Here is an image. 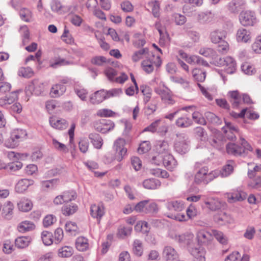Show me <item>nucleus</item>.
Listing matches in <instances>:
<instances>
[{
    "label": "nucleus",
    "mask_w": 261,
    "mask_h": 261,
    "mask_svg": "<svg viewBox=\"0 0 261 261\" xmlns=\"http://www.w3.org/2000/svg\"><path fill=\"white\" fill-rule=\"evenodd\" d=\"M176 126L181 128H187L193 124L192 120L187 116H183L178 118L175 122Z\"/></svg>",
    "instance_id": "nucleus-33"
},
{
    "label": "nucleus",
    "mask_w": 261,
    "mask_h": 261,
    "mask_svg": "<svg viewBox=\"0 0 261 261\" xmlns=\"http://www.w3.org/2000/svg\"><path fill=\"white\" fill-rule=\"evenodd\" d=\"M125 140L119 138L114 143V149L116 151V158L118 161L120 162L126 154L127 149L124 147Z\"/></svg>",
    "instance_id": "nucleus-5"
},
{
    "label": "nucleus",
    "mask_w": 261,
    "mask_h": 261,
    "mask_svg": "<svg viewBox=\"0 0 261 261\" xmlns=\"http://www.w3.org/2000/svg\"><path fill=\"white\" fill-rule=\"evenodd\" d=\"M133 251L136 256H141L142 255L143 245L140 240L136 239L134 241Z\"/></svg>",
    "instance_id": "nucleus-45"
},
{
    "label": "nucleus",
    "mask_w": 261,
    "mask_h": 261,
    "mask_svg": "<svg viewBox=\"0 0 261 261\" xmlns=\"http://www.w3.org/2000/svg\"><path fill=\"white\" fill-rule=\"evenodd\" d=\"M192 119L197 124L200 125H206L205 118L198 112L194 111L192 113Z\"/></svg>",
    "instance_id": "nucleus-51"
},
{
    "label": "nucleus",
    "mask_w": 261,
    "mask_h": 261,
    "mask_svg": "<svg viewBox=\"0 0 261 261\" xmlns=\"http://www.w3.org/2000/svg\"><path fill=\"white\" fill-rule=\"evenodd\" d=\"M248 166L250 167L248 169V176L250 179L255 178L257 174L261 173V164H255L253 163H248Z\"/></svg>",
    "instance_id": "nucleus-23"
},
{
    "label": "nucleus",
    "mask_w": 261,
    "mask_h": 261,
    "mask_svg": "<svg viewBox=\"0 0 261 261\" xmlns=\"http://www.w3.org/2000/svg\"><path fill=\"white\" fill-rule=\"evenodd\" d=\"M143 186L145 189L154 190L160 187L161 182L156 179L149 178L143 181Z\"/></svg>",
    "instance_id": "nucleus-31"
},
{
    "label": "nucleus",
    "mask_w": 261,
    "mask_h": 261,
    "mask_svg": "<svg viewBox=\"0 0 261 261\" xmlns=\"http://www.w3.org/2000/svg\"><path fill=\"white\" fill-rule=\"evenodd\" d=\"M66 86L63 84H56L50 90V95L53 97H58L62 95L66 91Z\"/></svg>",
    "instance_id": "nucleus-22"
},
{
    "label": "nucleus",
    "mask_w": 261,
    "mask_h": 261,
    "mask_svg": "<svg viewBox=\"0 0 261 261\" xmlns=\"http://www.w3.org/2000/svg\"><path fill=\"white\" fill-rule=\"evenodd\" d=\"M155 148L159 154H164L165 155L170 152L169 143L165 140L157 141L155 145Z\"/></svg>",
    "instance_id": "nucleus-15"
},
{
    "label": "nucleus",
    "mask_w": 261,
    "mask_h": 261,
    "mask_svg": "<svg viewBox=\"0 0 261 261\" xmlns=\"http://www.w3.org/2000/svg\"><path fill=\"white\" fill-rule=\"evenodd\" d=\"M194 79L198 81L202 82L204 81L206 77L205 71H203L198 68H195L192 72Z\"/></svg>",
    "instance_id": "nucleus-46"
},
{
    "label": "nucleus",
    "mask_w": 261,
    "mask_h": 261,
    "mask_svg": "<svg viewBox=\"0 0 261 261\" xmlns=\"http://www.w3.org/2000/svg\"><path fill=\"white\" fill-rule=\"evenodd\" d=\"M18 206L20 210L23 212H28L31 210L33 204L31 201L28 199H22L19 203Z\"/></svg>",
    "instance_id": "nucleus-37"
},
{
    "label": "nucleus",
    "mask_w": 261,
    "mask_h": 261,
    "mask_svg": "<svg viewBox=\"0 0 261 261\" xmlns=\"http://www.w3.org/2000/svg\"><path fill=\"white\" fill-rule=\"evenodd\" d=\"M74 253L73 248L69 246H65L58 250V255L60 257H69Z\"/></svg>",
    "instance_id": "nucleus-35"
},
{
    "label": "nucleus",
    "mask_w": 261,
    "mask_h": 261,
    "mask_svg": "<svg viewBox=\"0 0 261 261\" xmlns=\"http://www.w3.org/2000/svg\"><path fill=\"white\" fill-rule=\"evenodd\" d=\"M22 167V164L19 161H15L10 163L4 166L5 169L10 172H15L20 169Z\"/></svg>",
    "instance_id": "nucleus-50"
},
{
    "label": "nucleus",
    "mask_w": 261,
    "mask_h": 261,
    "mask_svg": "<svg viewBox=\"0 0 261 261\" xmlns=\"http://www.w3.org/2000/svg\"><path fill=\"white\" fill-rule=\"evenodd\" d=\"M154 91L161 96V99L165 103L171 105L175 103V101L173 98L172 92L168 88H156Z\"/></svg>",
    "instance_id": "nucleus-6"
},
{
    "label": "nucleus",
    "mask_w": 261,
    "mask_h": 261,
    "mask_svg": "<svg viewBox=\"0 0 261 261\" xmlns=\"http://www.w3.org/2000/svg\"><path fill=\"white\" fill-rule=\"evenodd\" d=\"M190 140L185 134H177V139L174 143V149L180 154H185L189 150Z\"/></svg>",
    "instance_id": "nucleus-3"
},
{
    "label": "nucleus",
    "mask_w": 261,
    "mask_h": 261,
    "mask_svg": "<svg viewBox=\"0 0 261 261\" xmlns=\"http://www.w3.org/2000/svg\"><path fill=\"white\" fill-rule=\"evenodd\" d=\"M230 98V101L231 102L233 108H237L241 103V96L240 95L239 92L236 91H230L228 93Z\"/></svg>",
    "instance_id": "nucleus-29"
},
{
    "label": "nucleus",
    "mask_w": 261,
    "mask_h": 261,
    "mask_svg": "<svg viewBox=\"0 0 261 261\" xmlns=\"http://www.w3.org/2000/svg\"><path fill=\"white\" fill-rule=\"evenodd\" d=\"M140 90L144 96L143 99L144 102L147 103L150 99L151 89L149 86L142 85L140 86Z\"/></svg>",
    "instance_id": "nucleus-52"
},
{
    "label": "nucleus",
    "mask_w": 261,
    "mask_h": 261,
    "mask_svg": "<svg viewBox=\"0 0 261 261\" xmlns=\"http://www.w3.org/2000/svg\"><path fill=\"white\" fill-rule=\"evenodd\" d=\"M226 33L224 31H215L211 34V38L212 42L217 43L223 40L225 37Z\"/></svg>",
    "instance_id": "nucleus-39"
},
{
    "label": "nucleus",
    "mask_w": 261,
    "mask_h": 261,
    "mask_svg": "<svg viewBox=\"0 0 261 261\" xmlns=\"http://www.w3.org/2000/svg\"><path fill=\"white\" fill-rule=\"evenodd\" d=\"M14 205L10 201H7L3 207L2 215L6 219H10L13 214Z\"/></svg>",
    "instance_id": "nucleus-28"
},
{
    "label": "nucleus",
    "mask_w": 261,
    "mask_h": 261,
    "mask_svg": "<svg viewBox=\"0 0 261 261\" xmlns=\"http://www.w3.org/2000/svg\"><path fill=\"white\" fill-rule=\"evenodd\" d=\"M236 39L238 42L247 43L251 40L250 33L246 29H239L237 33Z\"/></svg>",
    "instance_id": "nucleus-19"
},
{
    "label": "nucleus",
    "mask_w": 261,
    "mask_h": 261,
    "mask_svg": "<svg viewBox=\"0 0 261 261\" xmlns=\"http://www.w3.org/2000/svg\"><path fill=\"white\" fill-rule=\"evenodd\" d=\"M214 236L220 243L223 245L227 244V238L222 232L217 230H212V236Z\"/></svg>",
    "instance_id": "nucleus-40"
},
{
    "label": "nucleus",
    "mask_w": 261,
    "mask_h": 261,
    "mask_svg": "<svg viewBox=\"0 0 261 261\" xmlns=\"http://www.w3.org/2000/svg\"><path fill=\"white\" fill-rule=\"evenodd\" d=\"M18 75L25 78H29L33 76V71L30 67H21L18 71Z\"/></svg>",
    "instance_id": "nucleus-58"
},
{
    "label": "nucleus",
    "mask_w": 261,
    "mask_h": 261,
    "mask_svg": "<svg viewBox=\"0 0 261 261\" xmlns=\"http://www.w3.org/2000/svg\"><path fill=\"white\" fill-rule=\"evenodd\" d=\"M149 51L147 48H144L141 49H140L138 51H137L134 53V55L132 56V60L135 62H138L141 58H142V55H148Z\"/></svg>",
    "instance_id": "nucleus-60"
},
{
    "label": "nucleus",
    "mask_w": 261,
    "mask_h": 261,
    "mask_svg": "<svg viewBox=\"0 0 261 261\" xmlns=\"http://www.w3.org/2000/svg\"><path fill=\"white\" fill-rule=\"evenodd\" d=\"M226 151L228 154L235 156H244L242 147L234 143H228L226 146Z\"/></svg>",
    "instance_id": "nucleus-18"
},
{
    "label": "nucleus",
    "mask_w": 261,
    "mask_h": 261,
    "mask_svg": "<svg viewBox=\"0 0 261 261\" xmlns=\"http://www.w3.org/2000/svg\"><path fill=\"white\" fill-rule=\"evenodd\" d=\"M180 56L182 58L185 59L186 62L189 64L192 65L196 64L203 66H208V63L199 56L195 55L188 56L186 53L181 51H180Z\"/></svg>",
    "instance_id": "nucleus-8"
},
{
    "label": "nucleus",
    "mask_w": 261,
    "mask_h": 261,
    "mask_svg": "<svg viewBox=\"0 0 261 261\" xmlns=\"http://www.w3.org/2000/svg\"><path fill=\"white\" fill-rule=\"evenodd\" d=\"M163 164L168 170H172L176 167L177 161L170 153L163 156Z\"/></svg>",
    "instance_id": "nucleus-13"
},
{
    "label": "nucleus",
    "mask_w": 261,
    "mask_h": 261,
    "mask_svg": "<svg viewBox=\"0 0 261 261\" xmlns=\"http://www.w3.org/2000/svg\"><path fill=\"white\" fill-rule=\"evenodd\" d=\"M49 123L53 127L58 129H65L68 126L66 120L64 119H59L56 117L49 118Z\"/></svg>",
    "instance_id": "nucleus-16"
},
{
    "label": "nucleus",
    "mask_w": 261,
    "mask_h": 261,
    "mask_svg": "<svg viewBox=\"0 0 261 261\" xmlns=\"http://www.w3.org/2000/svg\"><path fill=\"white\" fill-rule=\"evenodd\" d=\"M97 5V0H88L86 6L88 9L94 12V14L96 16H101L103 15V13L100 10L95 9Z\"/></svg>",
    "instance_id": "nucleus-36"
},
{
    "label": "nucleus",
    "mask_w": 261,
    "mask_h": 261,
    "mask_svg": "<svg viewBox=\"0 0 261 261\" xmlns=\"http://www.w3.org/2000/svg\"><path fill=\"white\" fill-rule=\"evenodd\" d=\"M253 51L257 54H261V34L257 36L251 45Z\"/></svg>",
    "instance_id": "nucleus-49"
},
{
    "label": "nucleus",
    "mask_w": 261,
    "mask_h": 261,
    "mask_svg": "<svg viewBox=\"0 0 261 261\" xmlns=\"http://www.w3.org/2000/svg\"><path fill=\"white\" fill-rule=\"evenodd\" d=\"M34 184V181L29 179H22L16 185V191L18 193H22L27 190L28 187Z\"/></svg>",
    "instance_id": "nucleus-20"
},
{
    "label": "nucleus",
    "mask_w": 261,
    "mask_h": 261,
    "mask_svg": "<svg viewBox=\"0 0 261 261\" xmlns=\"http://www.w3.org/2000/svg\"><path fill=\"white\" fill-rule=\"evenodd\" d=\"M195 168L197 170L194 179V182L196 185H207L217 177L220 173L216 170L208 172V168L207 166L200 168V164L198 163H196Z\"/></svg>",
    "instance_id": "nucleus-1"
},
{
    "label": "nucleus",
    "mask_w": 261,
    "mask_h": 261,
    "mask_svg": "<svg viewBox=\"0 0 261 261\" xmlns=\"http://www.w3.org/2000/svg\"><path fill=\"white\" fill-rule=\"evenodd\" d=\"M32 241L30 237H19L15 240V246L18 248L23 249L27 247Z\"/></svg>",
    "instance_id": "nucleus-30"
},
{
    "label": "nucleus",
    "mask_w": 261,
    "mask_h": 261,
    "mask_svg": "<svg viewBox=\"0 0 261 261\" xmlns=\"http://www.w3.org/2000/svg\"><path fill=\"white\" fill-rule=\"evenodd\" d=\"M90 214L93 218L100 220L105 214L104 207L102 204L92 205L90 207Z\"/></svg>",
    "instance_id": "nucleus-14"
},
{
    "label": "nucleus",
    "mask_w": 261,
    "mask_h": 261,
    "mask_svg": "<svg viewBox=\"0 0 261 261\" xmlns=\"http://www.w3.org/2000/svg\"><path fill=\"white\" fill-rule=\"evenodd\" d=\"M107 94L104 90L97 91L90 98V101L93 104H98L106 99Z\"/></svg>",
    "instance_id": "nucleus-21"
},
{
    "label": "nucleus",
    "mask_w": 261,
    "mask_h": 261,
    "mask_svg": "<svg viewBox=\"0 0 261 261\" xmlns=\"http://www.w3.org/2000/svg\"><path fill=\"white\" fill-rule=\"evenodd\" d=\"M207 206L212 211H216L221 208V203L218 199L211 198L205 202Z\"/></svg>",
    "instance_id": "nucleus-43"
},
{
    "label": "nucleus",
    "mask_w": 261,
    "mask_h": 261,
    "mask_svg": "<svg viewBox=\"0 0 261 261\" xmlns=\"http://www.w3.org/2000/svg\"><path fill=\"white\" fill-rule=\"evenodd\" d=\"M205 117L210 123L213 124L219 125L221 123V120L214 113L207 112L204 114Z\"/></svg>",
    "instance_id": "nucleus-47"
},
{
    "label": "nucleus",
    "mask_w": 261,
    "mask_h": 261,
    "mask_svg": "<svg viewBox=\"0 0 261 261\" xmlns=\"http://www.w3.org/2000/svg\"><path fill=\"white\" fill-rule=\"evenodd\" d=\"M53 235L51 232L43 231L41 233V239L43 244L46 246H49L53 244Z\"/></svg>",
    "instance_id": "nucleus-53"
},
{
    "label": "nucleus",
    "mask_w": 261,
    "mask_h": 261,
    "mask_svg": "<svg viewBox=\"0 0 261 261\" xmlns=\"http://www.w3.org/2000/svg\"><path fill=\"white\" fill-rule=\"evenodd\" d=\"M58 180L56 178L41 182V188L44 191H48L55 188Z\"/></svg>",
    "instance_id": "nucleus-38"
},
{
    "label": "nucleus",
    "mask_w": 261,
    "mask_h": 261,
    "mask_svg": "<svg viewBox=\"0 0 261 261\" xmlns=\"http://www.w3.org/2000/svg\"><path fill=\"white\" fill-rule=\"evenodd\" d=\"M240 22L242 25L247 26H253L256 23V17H240Z\"/></svg>",
    "instance_id": "nucleus-59"
},
{
    "label": "nucleus",
    "mask_w": 261,
    "mask_h": 261,
    "mask_svg": "<svg viewBox=\"0 0 261 261\" xmlns=\"http://www.w3.org/2000/svg\"><path fill=\"white\" fill-rule=\"evenodd\" d=\"M228 201L230 203H233L237 201H242L246 198V194L242 191H234L227 193Z\"/></svg>",
    "instance_id": "nucleus-12"
},
{
    "label": "nucleus",
    "mask_w": 261,
    "mask_h": 261,
    "mask_svg": "<svg viewBox=\"0 0 261 261\" xmlns=\"http://www.w3.org/2000/svg\"><path fill=\"white\" fill-rule=\"evenodd\" d=\"M162 64L160 57L157 55L156 57L152 54H148L146 59L142 62L143 69L147 73L152 72L154 70V66L159 67Z\"/></svg>",
    "instance_id": "nucleus-2"
},
{
    "label": "nucleus",
    "mask_w": 261,
    "mask_h": 261,
    "mask_svg": "<svg viewBox=\"0 0 261 261\" xmlns=\"http://www.w3.org/2000/svg\"><path fill=\"white\" fill-rule=\"evenodd\" d=\"M114 126V123L111 120H102L99 122H96L94 127L97 131L105 134L112 130Z\"/></svg>",
    "instance_id": "nucleus-10"
},
{
    "label": "nucleus",
    "mask_w": 261,
    "mask_h": 261,
    "mask_svg": "<svg viewBox=\"0 0 261 261\" xmlns=\"http://www.w3.org/2000/svg\"><path fill=\"white\" fill-rule=\"evenodd\" d=\"M214 220L217 223L221 225L231 224L233 222V219L224 213L216 215L214 216Z\"/></svg>",
    "instance_id": "nucleus-17"
},
{
    "label": "nucleus",
    "mask_w": 261,
    "mask_h": 261,
    "mask_svg": "<svg viewBox=\"0 0 261 261\" xmlns=\"http://www.w3.org/2000/svg\"><path fill=\"white\" fill-rule=\"evenodd\" d=\"M35 228V225L34 223L29 221H22L17 227L18 230L22 233L33 230Z\"/></svg>",
    "instance_id": "nucleus-32"
},
{
    "label": "nucleus",
    "mask_w": 261,
    "mask_h": 261,
    "mask_svg": "<svg viewBox=\"0 0 261 261\" xmlns=\"http://www.w3.org/2000/svg\"><path fill=\"white\" fill-rule=\"evenodd\" d=\"M249 186L255 189L259 190L261 189V176H257L253 178L249 184Z\"/></svg>",
    "instance_id": "nucleus-64"
},
{
    "label": "nucleus",
    "mask_w": 261,
    "mask_h": 261,
    "mask_svg": "<svg viewBox=\"0 0 261 261\" xmlns=\"http://www.w3.org/2000/svg\"><path fill=\"white\" fill-rule=\"evenodd\" d=\"M146 7L148 11H151L154 16L159 14L160 8L158 2L156 1L149 2L147 3Z\"/></svg>",
    "instance_id": "nucleus-41"
},
{
    "label": "nucleus",
    "mask_w": 261,
    "mask_h": 261,
    "mask_svg": "<svg viewBox=\"0 0 261 261\" xmlns=\"http://www.w3.org/2000/svg\"><path fill=\"white\" fill-rule=\"evenodd\" d=\"M11 134L14 139L18 140V143L27 136V133L24 130L18 129L13 130Z\"/></svg>",
    "instance_id": "nucleus-57"
},
{
    "label": "nucleus",
    "mask_w": 261,
    "mask_h": 261,
    "mask_svg": "<svg viewBox=\"0 0 261 261\" xmlns=\"http://www.w3.org/2000/svg\"><path fill=\"white\" fill-rule=\"evenodd\" d=\"M255 232L256 231L254 227L248 226L245 230L243 236L248 240H252L254 238Z\"/></svg>",
    "instance_id": "nucleus-63"
},
{
    "label": "nucleus",
    "mask_w": 261,
    "mask_h": 261,
    "mask_svg": "<svg viewBox=\"0 0 261 261\" xmlns=\"http://www.w3.org/2000/svg\"><path fill=\"white\" fill-rule=\"evenodd\" d=\"M197 239L199 244H207L213 239L212 232L210 233L205 230H199L197 233Z\"/></svg>",
    "instance_id": "nucleus-11"
},
{
    "label": "nucleus",
    "mask_w": 261,
    "mask_h": 261,
    "mask_svg": "<svg viewBox=\"0 0 261 261\" xmlns=\"http://www.w3.org/2000/svg\"><path fill=\"white\" fill-rule=\"evenodd\" d=\"M33 85L34 86V93L36 95H40L44 90V84L37 81L35 80L33 82Z\"/></svg>",
    "instance_id": "nucleus-55"
},
{
    "label": "nucleus",
    "mask_w": 261,
    "mask_h": 261,
    "mask_svg": "<svg viewBox=\"0 0 261 261\" xmlns=\"http://www.w3.org/2000/svg\"><path fill=\"white\" fill-rule=\"evenodd\" d=\"M76 249L80 251H86L89 247L88 239L83 237L77 238L75 242Z\"/></svg>",
    "instance_id": "nucleus-34"
},
{
    "label": "nucleus",
    "mask_w": 261,
    "mask_h": 261,
    "mask_svg": "<svg viewBox=\"0 0 261 261\" xmlns=\"http://www.w3.org/2000/svg\"><path fill=\"white\" fill-rule=\"evenodd\" d=\"M199 54L205 57L213 58L216 55V52L211 48L203 47L199 50Z\"/></svg>",
    "instance_id": "nucleus-62"
},
{
    "label": "nucleus",
    "mask_w": 261,
    "mask_h": 261,
    "mask_svg": "<svg viewBox=\"0 0 261 261\" xmlns=\"http://www.w3.org/2000/svg\"><path fill=\"white\" fill-rule=\"evenodd\" d=\"M224 65H226L225 70L227 73L232 74L236 70V63L231 57L227 56L224 59Z\"/></svg>",
    "instance_id": "nucleus-25"
},
{
    "label": "nucleus",
    "mask_w": 261,
    "mask_h": 261,
    "mask_svg": "<svg viewBox=\"0 0 261 261\" xmlns=\"http://www.w3.org/2000/svg\"><path fill=\"white\" fill-rule=\"evenodd\" d=\"M62 196L65 203H69L76 198V194L75 192L73 191L64 192Z\"/></svg>",
    "instance_id": "nucleus-61"
},
{
    "label": "nucleus",
    "mask_w": 261,
    "mask_h": 261,
    "mask_svg": "<svg viewBox=\"0 0 261 261\" xmlns=\"http://www.w3.org/2000/svg\"><path fill=\"white\" fill-rule=\"evenodd\" d=\"M193 235L192 234H182L175 236V240L179 243H183L187 245L190 244V241L193 239Z\"/></svg>",
    "instance_id": "nucleus-48"
},
{
    "label": "nucleus",
    "mask_w": 261,
    "mask_h": 261,
    "mask_svg": "<svg viewBox=\"0 0 261 261\" xmlns=\"http://www.w3.org/2000/svg\"><path fill=\"white\" fill-rule=\"evenodd\" d=\"M165 206L169 211L165 215L167 216V214H174V212H178L181 211L184 208V203L181 201L172 200L166 202Z\"/></svg>",
    "instance_id": "nucleus-9"
},
{
    "label": "nucleus",
    "mask_w": 261,
    "mask_h": 261,
    "mask_svg": "<svg viewBox=\"0 0 261 261\" xmlns=\"http://www.w3.org/2000/svg\"><path fill=\"white\" fill-rule=\"evenodd\" d=\"M8 158L13 162L18 161L19 160H24L28 156V153H19L14 151H9L7 153Z\"/></svg>",
    "instance_id": "nucleus-44"
},
{
    "label": "nucleus",
    "mask_w": 261,
    "mask_h": 261,
    "mask_svg": "<svg viewBox=\"0 0 261 261\" xmlns=\"http://www.w3.org/2000/svg\"><path fill=\"white\" fill-rule=\"evenodd\" d=\"M149 201V199L140 201L134 206V210L138 213L146 214V209H147V206Z\"/></svg>",
    "instance_id": "nucleus-56"
},
{
    "label": "nucleus",
    "mask_w": 261,
    "mask_h": 261,
    "mask_svg": "<svg viewBox=\"0 0 261 261\" xmlns=\"http://www.w3.org/2000/svg\"><path fill=\"white\" fill-rule=\"evenodd\" d=\"M78 210L76 204L73 203H65L62 208V214L65 216H70L75 213Z\"/></svg>",
    "instance_id": "nucleus-26"
},
{
    "label": "nucleus",
    "mask_w": 261,
    "mask_h": 261,
    "mask_svg": "<svg viewBox=\"0 0 261 261\" xmlns=\"http://www.w3.org/2000/svg\"><path fill=\"white\" fill-rule=\"evenodd\" d=\"M233 165L234 162L232 161H228L225 165L221 172V175L222 177H227L229 176L233 171Z\"/></svg>",
    "instance_id": "nucleus-42"
},
{
    "label": "nucleus",
    "mask_w": 261,
    "mask_h": 261,
    "mask_svg": "<svg viewBox=\"0 0 261 261\" xmlns=\"http://www.w3.org/2000/svg\"><path fill=\"white\" fill-rule=\"evenodd\" d=\"M242 71L246 74L252 75L256 72L255 68L250 63L245 62L241 65Z\"/></svg>",
    "instance_id": "nucleus-54"
},
{
    "label": "nucleus",
    "mask_w": 261,
    "mask_h": 261,
    "mask_svg": "<svg viewBox=\"0 0 261 261\" xmlns=\"http://www.w3.org/2000/svg\"><path fill=\"white\" fill-rule=\"evenodd\" d=\"M89 139L96 149H100L103 145V140L100 135L97 133H91L89 135Z\"/></svg>",
    "instance_id": "nucleus-27"
},
{
    "label": "nucleus",
    "mask_w": 261,
    "mask_h": 261,
    "mask_svg": "<svg viewBox=\"0 0 261 261\" xmlns=\"http://www.w3.org/2000/svg\"><path fill=\"white\" fill-rule=\"evenodd\" d=\"M163 258L166 261H177L179 254L177 251L171 246H165L163 250Z\"/></svg>",
    "instance_id": "nucleus-7"
},
{
    "label": "nucleus",
    "mask_w": 261,
    "mask_h": 261,
    "mask_svg": "<svg viewBox=\"0 0 261 261\" xmlns=\"http://www.w3.org/2000/svg\"><path fill=\"white\" fill-rule=\"evenodd\" d=\"M244 5V0H233L229 3L228 9L232 13L242 11V15H244L245 16H252L254 14L253 12L250 10H242Z\"/></svg>",
    "instance_id": "nucleus-4"
},
{
    "label": "nucleus",
    "mask_w": 261,
    "mask_h": 261,
    "mask_svg": "<svg viewBox=\"0 0 261 261\" xmlns=\"http://www.w3.org/2000/svg\"><path fill=\"white\" fill-rule=\"evenodd\" d=\"M191 253L194 258L192 261H205V251L201 248H193L191 250Z\"/></svg>",
    "instance_id": "nucleus-24"
}]
</instances>
